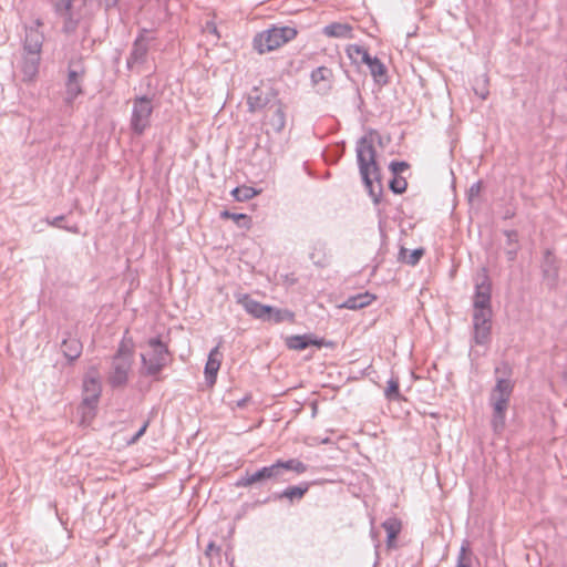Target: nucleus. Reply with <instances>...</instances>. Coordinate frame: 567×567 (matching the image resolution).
<instances>
[{"mask_svg":"<svg viewBox=\"0 0 567 567\" xmlns=\"http://www.w3.org/2000/svg\"><path fill=\"white\" fill-rule=\"evenodd\" d=\"M456 567H472V557L467 545H462L457 555Z\"/></svg>","mask_w":567,"mask_h":567,"instance_id":"4c0bfd02","label":"nucleus"},{"mask_svg":"<svg viewBox=\"0 0 567 567\" xmlns=\"http://www.w3.org/2000/svg\"><path fill=\"white\" fill-rule=\"evenodd\" d=\"M70 10H72V8ZM55 12L65 19L63 24V31L66 33L74 32L78 25V21L72 18L71 11H69L68 13H61L55 8Z\"/></svg>","mask_w":567,"mask_h":567,"instance_id":"a19ab883","label":"nucleus"},{"mask_svg":"<svg viewBox=\"0 0 567 567\" xmlns=\"http://www.w3.org/2000/svg\"><path fill=\"white\" fill-rule=\"evenodd\" d=\"M205 31L210 32V33L215 34L217 38H219L217 27L214 22H207L205 25Z\"/></svg>","mask_w":567,"mask_h":567,"instance_id":"a18cd8bd","label":"nucleus"},{"mask_svg":"<svg viewBox=\"0 0 567 567\" xmlns=\"http://www.w3.org/2000/svg\"><path fill=\"white\" fill-rule=\"evenodd\" d=\"M231 194L236 200L246 202V200L255 197L258 194V192L254 187H250V186H239V187L234 188L231 190Z\"/></svg>","mask_w":567,"mask_h":567,"instance_id":"72a5a7b5","label":"nucleus"},{"mask_svg":"<svg viewBox=\"0 0 567 567\" xmlns=\"http://www.w3.org/2000/svg\"><path fill=\"white\" fill-rule=\"evenodd\" d=\"M154 106L152 100L145 95L133 100L130 127L136 135H142L151 126Z\"/></svg>","mask_w":567,"mask_h":567,"instance_id":"0eeeda50","label":"nucleus"},{"mask_svg":"<svg viewBox=\"0 0 567 567\" xmlns=\"http://www.w3.org/2000/svg\"><path fill=\"white\" fill-rule=\"evenodd\" d=\"M145 33L146 30H143V32L137 35L133 43L132 51L127 58L128 68H132L134 64L143 63L146 60L150 41L146 39Z\"/></svg>","mask_w":567,"mask_h":567,"instance_id":"4468645a","label":"nucleus"},{"mask_svg":"<svg viewBox=\"0 0 567 567\" xmlns=\"http://www.w3.org/2000/svg\"><path fill=\"white\" fill-rule=\"evenodd\" d=\"M506 236V245L504 252L509 262H513L517 258L519 250L518 233L516 230H504Z\"/></svg>","mask_w":567,"mask_h":567,"instance_id":"b1692460","label":"nucleus"},{"mask_svg":"<svg viewBox=\"0 0 567 567\" xmlns=\"http://www.w3.org/2000/svg\"><path fill=\"white\" fill-rule=\"evenodd\" d=\"M324 343L323 339H319L311 333L296 334L286 339V344L290 350L302 351L309 346L321 348Z\"/></svg>","mask_w":567,"mask_h":567,"instance_id":"6ab92c4d","label":"nucleus"},{"mask_svg":"<svg viewBox=\"0 0 567 567\" xmlns=\"http://www.w3.org/2000/svg\"><path fill=\"white\" fill-rule=\"evenodd\" d=\"M73 7V0H59L56 2V9L61 13H68Z\"/></svg>","mask_w":567,"mask_h":567,"instance_id":"37998d69","label":"nucleus"},{"mask_svg":"<svg viewBox=\"0 0 567 567\" xmlns=\"http://www.w3.org/2000/svg\"><path fill=\"white\" fill-rule=\"evenodd\" d=\"M64 218L65 217L63 215H60V216H56V217H53V218H47V223H48V225H50L52 227L61 228V229H64V230H66L69 233H72V234H79L80 229H79L78 225L68 226V225H63L62 224Z\"/></svg>","mask_w":567,"mask_h":567,"instance_id":"e433bc0d","label":"nucleus"},{"mask_svg":"<svg viewBox=\"0 0 567 567\" xmlns=\"http://www.w3.org/2000/svg\"><path fill=\"white\" fill-rule=\"evenodd\" d=\"M221 217L234 219L239 226L249 227L250 218L246 214H236L228 210L221 213Z\"/></svg>","mask_w":567,"mask_h":567,"instance_id":"ea45409f","label":"nucleus"},{"mask_svg":"<svg viewBox=\"0 0 567 567\" xmlns=\"http://www.w3.org/2000/svg\"><path fill=\"white\" fill-rule=\"evenodd\" d=\"M559 261L554 251L547 248L540 261L543 281L550 290H555L559 284Z\"/></svg>","mask_w":567,"mask_h":567,"instance_id":"6e6552de","label":"nucleus"},{"mask_svg":"<svg viewBox=\"0 0 567 567\" xmlns=\"http://www.w3.org/2000/svg\"><path fill=\"white\" fill-rule=\"evenodd\" d=\"M82 349L81 341L75 337L70 336L62 340L61 350L64 357L70 361L76 360L81 355Z\"/></svg>","mask_w":567,"mask_h":567,"instance_id":"4be33fe9","label":"nucleus"},{"mask_svg":"<svg viewBox=\"0 0 567 567\" xmlns=\"http://www.w3.org/2000/svg\"><path fill=\"white\" fill-rule=\"evenodd\" d=\"M384 396L389 401H398L401 399L400 388H399V379L398 378H391L388 381V386L384 391Z\"/></svg>","mask_w":567,"mask_h":567,"instance_id":"c9c22d12","label":"nucleus"},{"mask_svg":"<svg viewBox=\"0 0 567 567\" xmlns=\"http://www.w3.org/2000/svg\"><path fill=\"white\" fill-rule=\"evenodd\" d=\"M352 27L348 23L333 22L323 28V34L329 38H352Z\"/></svg>","mask_w":567,"mask_h":567,"instance_id":"5701e85b","label":"nucleus"},{"mask_svg":"<svg viewBox=\"0 0 567 567\" xmlns=\"http://www.w3.org/2000/svg\"><path fill=\"white\" fill-rule=\"evenodd\" d=\"M41 22L37 21V27H29L25 29V39L23 44L24 53L40 54L43 44V34L39 31L38 27Z\"/></svg>","mask_w":567,"mask_h":567,"instance_id":"2eb2a0df","label":"nucleus"},{"mask_svg":"<svg viewBox=\"0 0 567 567\" xmlns=\"http://www.w3.org/2000/svg\"><path fill=\"white\" fill-rule=\"evenodd\" d=\"M309 487H310V483L308 482H301L300 484L298 485H293V486H288L287 488H285L282 492L280 493H275L272 495V498L275 501L277 499H288L290 503H293V502H298L300 499L303 498V496L307 494V492L309 491Z\"/></svg>","mask_w":567,"mask_h":567,"instance_id":"aec40b11","label":"nucleus"},{"mask_svg":"<svg viewBox=\"0 0 567 567\" xmlns=\"http://www.w3.org/2000/svg\"><path fill=\"white\" fill-rule=\"evenodd\" d=\"M363 64L368 65L371 75L377 82H386V68L379 58L369 55V60H365Z\"/></svg>","mask_w":567,"mask_h":567,"instance_id":"393cba45","label":"nucleus"},{"mask_svg":"<svg viewBox=\"0 0 567 567\" xmlns=\"http://www.w3.org/2000/svg\"><path fill=\"white\" fill-rule=\"evenodd\" d=\"M147 344L150 351L141 354L144 374L156 377L171 361V353L159 338L150 339Z\"/></svg>","mask_w":567,"mask_h":567,"instance_id":"20e7f679","label":"nucleus"},{"mask_svg":"<svg viewBox=\"0 0 567 567\" xmlns=\"http://www.w3.org/2000/svg\"><path fill=\"white\" fill-rule=\"evenodd\" d=\"M347 54L349 59L354 63H364L365 60H369V52L361 45L351 44L347 49Z\"/></svg>","mask_w":567,"mask_h":567,"instance_id":"7c9ffc66","label":"nucleus"},{"mask_svg":"<svg viewBox=\"0 0 567 567\" xmlns=\"http://www.w3.org/2000/svg\"><path fill=\"white\" fill-rule=\"evenodd\" d=\"M389 187L394 194H402L408 187V182L401 176H393L389 182Z\"/></svg>","mask_w":567,"mask_h":567,"instance_id":"58836bf2","label":"nucleus"},{"mask_svg":"<svg viewBox=\"0 0 567 567\" xmlns=\"http://www.w3.org/2000/svg\"><path fill=\"white\" fill-rule=\"evenodd\" d=\"M491 292L492 285L486 275L483 276L481 281H476L475 284V293L473 297V313H484L492 315L491 308Z\"/></svg>","mask_w":567,"mask_h":567,"instance_id":"1a4fd4ad","label":"nucleus"},{"mask_svg":"<svg viewBox=\"0 0 567 567\" xmlns=\"http://www.w3.org/2000/svg\"><path fill=\"white\" fill-rule=\"evenodd\" d=\"M0 567H8L6 563H0Z\"/></svg>","mask_w":567,"mask_h":567,"instance_id":"8fccbe9b","label":"nucleus"},{"mask_svg":"<svg viewBox=\"0 0 567 567\" xmlns=\"http://www.w3.org/2000/svg\"><path fill=\"white\" fill-rule=\"evenodd\" d=\"M297 34L298 31L293 27L272 25L255 35L252 41L254 48L260 54L270 52L290 42Z\"/></svg>","mask_w":567,"mask_h":567,"instance_id":"7ed1b4c3","label":"nucleus"},{"mask_svg":"<svg viewBox=\"0 0 567 567\" xmlns=\"http://www.w3.org/2000/svg\"><path fill=\"white\" fill-rule=\"evenodd\" d=\"M332 79V71L327 66H319L311 72V81L315 85H319L321 82L323 85L319 87L320 91H327L330 89Z\"/></svg>","mask_w":567,"mask_h":567,"instance_id":"a878e982","label":"nucleus"},{"mask_svg":"<svg viewBox=\"0 0 567 567\" xmlns=\"http://www.w3.org/2000/svg\"><path fill=\"white\" fill-rule=\"evenodd\" d=\"M487 85H488V78L485 74L475 79L473 90H474L475 94L478 97H481L482 100H486L489 94Z\"/></svg>","mask_w":567,"mask_h":567,"instance_id":"f704fd0d","label":"nucleus"},{"mask_svg":"<svg viewBox=\"0 0 567 567\" xmlns=\"http://www.w3.org/2000/svg\"><path fill=\"white\" fill-rule=\"evenodd\" d=\"M382 527L386 532L388 547H391L392 543L401 532V522L396 518H388L382 523Z\"/></svg>","mask_w":567,"mask_h":567,"instance_id":"c756f323","label":"nucleus"},{"mask_svg":"<svg viewBox=\"0 0 567 567\" xmlns=\"http://www.w3.org/2000/svg\"><path fill=\"white\" fill-rule=\"evenodd\" d=\"M83 76L84 69L81 65H76L75 68H73L72 63L69 65L64 97V101L68 105H72L74 100L83 93Z\"/></svg>","mask_w":567,"mask_h":567,"instance_id":"9d476101","label":"nucleus"},{"mask_svg":"<svg viewBox=\"0 0 567 567\" xmlns=\"http://www.w3.org/2000/svg\"><path fill=\"white\" fill-rule=\"evenodd\" d=\"M249 400H250L249 396H245V398L240 399L239 401H237V406L245 408Z\"/></svg>","mask_w":567,"mask_h":567,"instance_id":"de8ad7c7","label":"nucleus"},{"mask_svg":"<svg viewBox=\"0 0 567 567\" xmlns=\"http://www.w3.org/2000/svg\"><path fill=\"white\" fill-rule=\"evenodd\" d=\"M221 354L219 348L215 347L209 351L207 362L205 364V380L208 386H213L216 383L217 373L220 369Z\"/></svg>","mask_w":567,"mask_h":567,"instance_id":"a211bd4d","label":"nucleus"},{"mask_svg":"<svg viewBox=\"0 0 567 567\" xmlns=\"http://www.w3.org/2000/svg\"><path fill=\"white\" fill-rule=\"evenodd\" d=\"M309 258L312 261V264L317 267H326L329 262L327 254H326V246L322 243H316L312 246V250L309 254Z\"/></svg>","mask_w":567,"mask_h":567,"instance_id":"c85d7f7f","label":"nucleus"},{"mask_svg":"<svg viewBox=\"0 0 567 567\" xmlns=\"http://www.w3.org/2000/svg\"><path fill=\"white\" fill-rule=\"evenodd\" d=\"M355 153L362 182L374 204H379L382 187L380 183L373 185L372 176L379 182V166L377 164V152L373 140L367 135L359 138L355 145Z\"/></svg>","mask_w":567,"mask_h":567,"instance_id":"f257e3e1","label":"nucleus"},{"mask_svg":"<svg viewBox=\"0 0 567 567\" xmlns=\"http://www.w3.org/2000/svg\"><path fill=\"white\" fill-rule=\"evenodd\" d=\"M237 302L243 306V308L252 317L257 319L266 320L267 313L271 311V307L267 305H262L252 298L249 295H239L237 298Z\"/></svg>","mask_w":567,"mask_h":567,"instance_id":"dca6fc26","label":"nucleus"},{"mask_svg":"<svg viewBox=\"0 0 567 567\" xmlns=\"http://www.w3.org/2000/svg\"><path fill=\"white\" fill-rule=\"evenodd\" d=\"M274 482V483H285L288 482L289 478L282 477L281 471L279 467L278 460L268 465L262 466L258 468L255 472H246L244 475H241L237 482L235 483L236 487H249L252 485H259L262 486L267 482Z\"/></svg>","mask_w":567,"mask_h":567,"instance_id":"39448f33","label":"nucleus"},{"mask_svg":"<svg viewBox=\"0 0 567 567\" xmlns=\"http://www.w3.org/2000/svg\"><path fill=\"white\" fill-rule=\"evenodd\" d=\"M424 255V249L417 248L409 252L406 249L401 248L399 254V259L403 260L405 264L410 266H415L422 256Z\"/></svg>","mask_w":567,"mask_h":567,"instance_id":"473e14b6","label":"nucleus"},{"mask_svg":"<svg viewBox=\"0 0 567 567\" xmlns=\"http://www.w3.org/2000/svg\"><path fill=\"white\" fill-rule=\"evenodd\" d=\"M265 125L269 126L275 133H280L286 125V114L280 101L271 104L265 115Z\"/></svg>","mask_w":567,"mask_h":567,"instance_id":"ddd939ff","label":"nucleus"},{"mask_svg":"<svg viewBox=\"0 0 567 567\" xmlns=\"http://www.w3.org/2000/svg\"><path fill=\"white\" fill-rule=\"evenodd\" d=\"M480 192V184H475L471 187V193H478Z\"/></svg>","mask_w":567,"mask_h":567,"instance_id":"09e8293b","label":"nucleus"},{"mask_svg":"<svg viewBox=\"0 0 567 567\" xmlns=\"http://www.w3.org/2000/svg\"><path fill=\"white\" fill-rule=\"evenodd\" d=\"M118 2L120 0H105V9L114 8Z\"/></svg>","mask_w":567,"mask_h":567,"instance_id":"49530a36","label":"nucleus"},{"mask_svg":"<svg viewBox=\"0 0 567 567\" xmlns=\"http://www.w3.org/2000/svg\"><path fill=\"white\" fill-rule=\"evenodd\" d=\"M389 167H390V171L392 172L393 176H398L400 173H402L409 168V164L406 162L393 161L390 163Z\"/></svg>","mask_w":567,"mask_h":567,"instance_id":"79ce46f5","label":"nucleus"},{"mask_svg":"<svg viewBox=\"0 0 567 567\" xmlns=\"http://www.w3.org/2000/svg\"><path fill=\"white\" fill-rule=\"evenodd\" d=\"M213 547H214V545H213V544H209V545H208V549H209V550H210V549H213Z\"/></svg>","mask_w":567,"mask_h":567,"instance_id":"3c124183","label":"nucleus"},{"mask_svg":"<svg viewBox=\"0 0 567 567\" xmlns=\"http://www.w3.org/2000/svg\"><path fill=\"white\" fill-rule=\"evenodd\" d=\"M375 297L369 292L359 293L357 296H351L344 301V307L348 309H361L363 307L369 306Z\"/></svg>","mask_w":567,"mask_h":567,"instance_id":"cd10ccee","label":"nucleus"},{"mask_svg":"<svg viewBox=\"0 0 567 567\" xmlns=\"http://www.w3.org/2000/svg\"><path fill=\"white\" fill-rule=\"evenodd\" d=\"M277 101V94L271 87L255 86L248 94L247 105L250 112H257L270 107Z\"/></svg>","mask_w":567,"mask_h":567,"instance_id":"9b49d317","label":"nucleus"},{"mask_svg":"<svg viewBox=\"0 0 567 567\" xmlns=\"http://www.w3.org/2000/svg\"><path fill=\"white\" fill-rule=\"evenodd\" d=\"M148 424H150V421H145L143 423V425L141 426V429L135 433V435L128 441V444H135L140 437H142L144 435V433L146 432L147 427H148Z\"/></svg>","mask_w":567,"mask_h":567,"instance_id":"c03bdc74","label":"nucleus"},{"mask_svg":"<svg viewBox=\"0 0 567 567\" xmlns=\"http://www.w3.org/2000/svg\"><path fill=\"white\" fill-rule=\"evenodd\" d=\"M40 60V54H23L21 71L23 74L24 82H32L37 78L39 72Z\"/></svg>","mask_w":567,"mask_h":567,"instance_id":"412c9836","label":"nucleus"},{"mask_svg":"<svg viewBox=\"0 0 567 567\" xmlns=\"http://www.w3.org/2000/svg\"><path fill=\"white\" fill-rule=\"evenodd\" d=\"M133 364V353L123 343L113 358L109 382L113 388L123 386L128 380V373Z\"/></svg>","mask_w":567,"mask_h":567,"instance_id":"423d86ee","label":"nucleus"},{"mask_svg":"<svg viewBox=\"0 0 567 567\" xmlns=\"http://www.w3.org/2000/svg\"><path fill=\"white\" fill-rule=\"evenodd\" d=\"M492 315L473 313V341L485 346L491 341Z\"/></svg>","mask_w":567,"mask_h":567,"instance_id":"f8f14e48","label":"nucleus"},{"mask_svg":"<svg viewBox=\"0 0 567 567\" xmlns=\"http://www.w3.org/2000/svg\"><path fill=\"white\" fill-rule=\"evenodd\" d=\"M278 463L282 477H286L285 474L289 471L295 472L298 475L303 474L308 471V465L298 458H289L285 461L278 460Z\"/></svg>","mask_w":567,"mask_h":567,"instance_id":"bb28decb","label":"nucleus"},{"mask_svg":"<svg viewBox=\"0 0 567 567\" xmlns=\"http://www.w3.org/2000/svg\"><path fill=\"white\" fill-rule=\"evenodd\" d=\"M266 320L280 323L284 321H292L293 320V313L287 309H278L271 307V311L267 313Z\"/></svg>","mask_w":567,"mask_h":567,"instance_id":"2f4dec72","label":"nucleus"},{"mask_svg":"<svg viewBox=\"0 0 567 567\" xmlns=\"http://www.w3.org/2000/svg\"><path fill=\"white\" fill-rule=\"evenodd\" d=\"M514 384L511 380L499 378L489 394V404L493 409L491 425L495 433H501L505 427L506 412L513 393Z\"/></svg>","mask_w":567,"mask_h":567,"instance_id":"f03ea898","label":"nucleus"},{"mask_svg":"<svg viewBox=\"0 0 567 567\" xmlns=\"http://www.w3.org/2000/svg\"><path fill=\"white\" fill-rule=\"evenodd\" d=\"M101 395V384L95 378H85L83 381V400L82 404L94 409Z\"/></svg>","mask_w":567,"mask_h":567,"instance_id":"f3484780","label":"nucleus"}]
</instances>
